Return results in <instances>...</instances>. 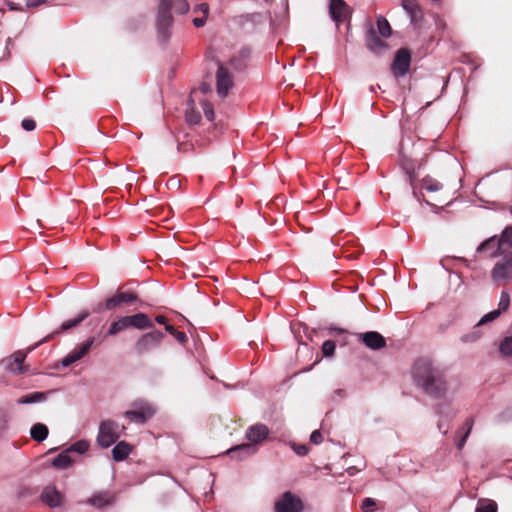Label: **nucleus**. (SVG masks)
Masks as SVG:
<instances>
[{"instance_id":"26","label":"nucleus","mask_w":512,"mask_h":512,"mask_svg":"<svg viewBox=\"0 0 512 512\" xmlns=\"http://www.w3.org/2000/svg\"><path fill=\"white\" fill-rule=\"evenodd\" d=\"M50 392H33L20 397L17 400L18 404H34L44 402Z\"/></svg>"},{"instance_id":"15","label":"nucleus","mask_w":512,"mask_h":512,"mask_svg":"<svg viewBox=\"0 0 512 512\" xmlns=\"http://www.w3.org/2000/svg\"><path fill=\"white\" fill-rule=\"evenodd\" d=\"M94 341H95L94 337L88 338L85 342H83L82 344L77 346L73 351H71L67 356H65L61 360V365L63 367H68L71 364L80 360L82 357H84L89 352Z\"/></svg>"},{"instance_id":"45","label":"nucleus","mask_w":512,"mask_h":512,"mask_svg":"<svg viewBox=\"0 0 512 512\" xmlns=\"http://www.w3.org/2000/svg\"><path fill=\"white\" fill-rule=\"evenodd\" d=\"M9 44H11V39L8 37L4 40V44L0 45V61L10 56Z\"/></svg>"},{"instance_id":"28","label":"nucleus","mask_w":512,"mask_h":512,"mask_svg":"<svg viewBox=\"0 0 512 512\" xmlns=\"http://www.w3.org/2000/svg\"><path fill=\"white\" fill-rule=\"evenodd\" d=\"M73 462V459L70 457L68 450L61 452L52 460V466L58 469H66Z\"/></svg>"},{"instance_id":"30","label":"nucleus","mask_w":512,"mask_h":512,"mask_svg":"<svg viewBox=\"0 0 512 512\" xmlns=\"http://www.w3.org/2000/svg\"><path fill=\"white\" fill-rule=\"evenodd\" d=\"M498 506L495 501L480 499L477 502L475 512H497Z\"/></svg>"},{"instance_id":"51","label":"nucleus","mask_w":512,"mask_h":512,"mask_svg":"<svg viewBox=\"0 0 512 512\" xmlns=\"http://www.w3.org/2000/svg\"><path fill=\"white\" fill-rule=\"evenodd\" d=\"M291 447L294 450V452L299 456H305L309 451L308 447L304 444L293 443Z\"/></svg>"},{"instance_id":"31","label":"nucleus","mask_w":512,"mask_h":512,"mask_svg":"<svg viewBox=\"0 0 512 512\" xmlns=\"http://www.w3.org/2000/svg\"><path fill=\"white\" fill-rule=\"evenodd\" d=\"M376 23H377V29H378L379 34L384 38L390 37L391 26H390L389 22L387 21V19L383 16H378Z\"/></svg>"},{"instance_id":"5","label":"nucleus","mask_w":512,"mask_h":512,"mask_svg":"<svg viewBox=\"0 0 512 512\" xmlns=\"http://www.w3.org/2000/svg\"><path fill=\"white\" fill-rule=\"evenodd\" d=\"M498 257L500 259L491 270V278L495 283H509L512 281V251Z\"/></svg>"},{"instance_id":"21","label":"nucleus","mask_w":512,"mask_h":512,"mask_svg":"<svg viewBox=\"0 0 512 512\" xmlns=\"http://www.w3.org/2000/svg\"><path fill=\"white\" fill-rule=\"evenodd\" d=\"M130 324V328H136L139 330L151 329L154 327L153 322L145 313H136L134 315L127 316Z\"/></svg>"},{"instance_id":"3","label":"nucleus","mask_w":512,"mask_h":512,"mask_svg":"<svg viewBox=\"0 0 512 512\" xmlns=\"http://www.w3.org/2000/svg\"><path fill=\"white\" fill-rule=\"evenodd\" d=\"M164 336V333L160 330H152L142 334L133 345L134 353L138 356H143L157 349Z\"/></svg>"},{"instance_id":"53","label":"nucleus","mask_w":512,"mask_h":512,"mask_svg":"<svg viewBox=\"0 0 512 512\" xmlns=\"http://www.w3.org/2000/svg\"><path fill=\"white\" fill-rule=\"evenodd\" d=\"M45 2L46 0H25L27 7H37Z\"/></svg>"},{"instance_id":"17","label":"nucleus","mask_w":512,"mask_h":512,"mask_svg":"<svg viewBox=\"0 0 512 512\" xmlns=\"http://www.w3.org/2000/svg\"><path fill=\"white\" fill-rule=\"evenodd\" d=\"M29 348L26 352L24 351H16L11 357H9L5 361V368L6 370L16 373V374H22L26 372V367L23 366V362L29 353Z\"/></svg>"},{"instance_id":"24","label":"nucleus","mask_w":512,"mask_h":512,"mask_svg":"<svg viewBox=\"0 0 512 512\" xmlns=\"http://www.w3.org/2000/svg\"><path fill=\"white\" fill-rule=\"evenodd\" d=\"M131 407L133 410L138 411L139 413H143L148 419L152 418L156 413L155 407L146 400L137 399L131 403Z\"/></svg>"},{"instance_id":"40","label":"nucleus","mask_w":512,"mask_h":512,"mask_svg":"<svg viewBox=\"0 0 512 512\" xmlns=\"http://www.w3.org/2000/svg\"><path fill=\"white\" fill-rule=\"evenodd\" d=\"M500 314L501 312L498 309L485 314L477 323L476 328L497 319Z\"/></svg>"},{"instance_id":"1","label":"nucleus","mask_w":512,"mask_h":512,"mask_svg":"<svg viewBox=\"0 0 512 512\" xmlns=\"http://www.w3.org/2000/svg\"><path fill=\"white\" fill-rule=\"evenodd\" d=\"M416 384L425 393L440 397L446 391L444 370L428 359H419L413 369Z\"/></svg>"},{"instance_id":"22","label":"nucleus","mask_w":512,"mask_h":512,"mask_svg":"<svg viewBox=\"0 0 512 512\" xmlns=\"http://www.w3.org/2000/svg\"><path fill=\"white\" fill-rule=\"evenodd\" d=\"M251 51L249 48H242L239 53L232 57L229 64L236 70L242 71L246 68L247 60L250 58Z\"/></svg>"},{"instance_id":"39","label":"nucleus","mask_w":512,"mask_h":512,"mask_svg":"<svg viewBox=\"0 0 512 512\" xmlns=\"http://www.w3.org/2000/svg\"><path fill=\"white\" fill-rule=\"evenodd\" d=\"M9 415L6 411L0 410V439L4 436L8 430Z\"/></svg>"},{"instance_id":"46","label":"nucleus","mask_w":512,"mask_h":512,"mask_svg":"<svg viewBox=\"0 0 512 512\" xmlns=\"http://www.w3.org/2000/svg\"><path fill=\"white\" fill-rule=\"evenodd\" d=\"M175 11L179 14H185L189 10V4L186 0H175Z\"/></svg>"},{"instance_id":"58","label":"nucleus","mask_w":512,"mask_h":512,"mask_svg":"<svg viewBox=\"0 0 512 512\" xmlns=\"http://www.w3.org/2000/svg\"><path fill=\"white\" fill-rule=\"evenodd\" d=\"M10 10H20V8L12 2L8 3Z\"/></svg>"},{"instance_id":"60","label":"nucleus","mask_w":512,"mask_h":512,"mask_svg":"<svg viewBox=\"0 0 512 512\" xmlns=\"http://www.w3.org/2000/svg\"><path fill=\"white\" fill-rule=\"evenodd\" d=\"M333 330L337 331L338 333H344L345 330L341 328H334Z\"/></svg>"},{"instance_id":"36","label":"nucleus","mask_w":512,"mask_h":512,"mask_svg":"<svg viewBox=\"0 0 512 512\" xmlns=\"http://www.w3.org/2000/svg\"><path fill=\"white\" fill-rule=\"evenodd\" d=\"M89 449V442L86 440H79L73 443L67 450L68 452H76L78 454H83Z\"/></svg>"},{"instance_id":"38","label":"nucleus","mask_w":512,"mask_h":512,"mask_svg":"<svg viewBox=\"0 0 512 512\" xmlns=\"http://www.w3.org/2000/svg\"><path fill=\"white\" fill-rule=\"evenodd\" d=\"M166 331L171 334L180 344H185L188 338L184 332H180L172 325H166Z\"/></svg>"},{"instance_id":"33","label":"nucleus","mask_w":512,"mask_h":512,"mask_svg":"<svg viewBox=\"0 0 512 512\" xmlns=\"http://www.w3.org/2000/svg\"><path fill=\"white\" fill-rule=\"evenodd\" d=\"M191 107L186 110V121L191 125H197L201 121V115L194 108V102L191 100Z\"/></svg>"},{"instance_id":"44","label":"nucleus","mask_w":512,"mask_h":512,"mask_svg":"<svg viewBox=\"0 0 512 512\" xmlns=\"http://www.w3.org/2000/svg\"><path fill=\"white\" fill-rule=\"evenodd\" d=\"M335 343L334 341L332 340H326L323 344H322V352L325 356L327 357H330L334 354L335 352Z\"/></svg>"},{"instance_id":"8","label":"nucleus","mask_w":512,"mask_h":512,"mask_svg":"<svg viewBox=\"0 0 512 512\" xmlns=\"http://www.w3.org/2000/svg\"><path fill=\"white\" fill-rule=\"evenodd\" d=\"M274 510L275 512H302L303 504L299 497L287 491L275 502Z\"/></svg>"},{"instance_id":"18","label":"nucleus","mask_w":512,"mask_h":512,"mask_svg":"<svg viewBox=\"0 0 512 512\" xmlns=\"http://www.w3.org/2000/svg\"><path fill=\"white\" fill-rule=\"evenodd\" d=\"M269 435V429L266 425L257 423L250 426L246 431V438L256 446V444L265 440Z\"/></svg>"},{"instance_id":"61","label":"nucleus","mask_w":512,"mask_h":512,"mask_svg":"<svg viewBox=\"0 0 512 512\" xmlns=\"http://www.w3.org/2000/svg\"><path fill=\"white\" fill-rule=\"evenodd\" d=\"M508 211H509V213H510V214H511V216H512V204L508 207Z\"/></svg>"},{"instance_id":"35","label":"nucleus","mask_w":512,"mask_h":512,"mask_svg":"<svg viewBox=\"0 0 512 512\" xmlns=\"http://www.w3.org/2000/svg\"><path fill=\"white\" fill-rule=\"evenodd\" d=\"M499 350L505 357H512V336L504 338L501 343Z\"/></svg>"},{"instance_id":"57","label":"nucleus","mask_w":512,"mask_h":512,"mask_svg":"<svg viewBox=\"0 0 512 512\" xmlns=\"http://www.w3.org/2000/svg\"><path fill=\"white\" fill-rule=\"evenodd\" d=\"M199 9L205 14L207 15L208 14V11H209V7H208V4L206 3H202L199 5Z\"/></svg>"},{"instance_id":"49","label":"nucleus","mask_w":512,"mask_h":512,"mask_svg":"<svg viewBox=\"0 0 512 512\" xmlns=\"http://www.w3.org/2000/svg\"><path fill=\"white\" fill-rule=\"evenodd\" d=\"M21 126L25 131H33L36 128V122L32 118H25L22 120Z\"/></svg>"},{"instance_id":"59","label":"nucleus","mask_w":512,"mask_h":512,"mask_svg":"<svg viewBox=\"0 0 512 512\" xmlns=\"http://www.w3.org/2000/svg\"><path fill=\"white\" fill-rule=\"evenodd\" d=\"M438 428H439V430H440L443 434H446V433H447V431H448L447 429H444V426H442V424H439V425H438Z\"/></svg>"},{"instance_id":"54","label":"nucleus","mask_w":512,"mask_h":512,"mask_svg":"<svg viewBox=\"0 0 512 512\" xmlns=\"http://www.w3.org/2000/svg\"><path fill=\"white\" fill-rule=\"evenodd\" d=\"M206 23V17H199V18H194L193 19V24L196 26V27H202L204 26Z\"/></svg>"},{"instance_id":"11","label":"nucleus","mask_w":512,"mask_h":512,"mask_svg":"<svg viewBox=\"0 0 512 512\" xmlns=\"http://www.w3.org/2000/svg\"><path fill=\"white\" fill-rule=\"evenodd\" d=\"M329 14L332 20L338 25L350 17L351 8L344 0H330Z\"/></svg>"},{"instance_id":"34","label":"nucleus","mask_w":512,"mask_h":512,"mask_svg":"<svg viewBox=\"0 0 512 512\" xmlns=\"http://www.w3.org/2000/svg\"><path fill=\"white\" fill-rule=\"evenodd\" d=\"M124 416L131 422H135L137 424H145L149 420L146 416L143 415V413L141 414L133 409L126 411Z\"/></svg>"},{"instance_id":"52","label":"nucleus","mask_w":512,"mask_h":512,"mask_svg":"<svg viewBox=\"0 0 512 512\" xmlns=\"http://www.w3.org/2000/svg\"><path fill=\"white\" fill-rule=\"evenodd\" d=\"M323 440L322 434L319 430H315L310 435V442L313 444H320Z\"/></svg>"},{"instance_id":"6","label":"nucleus","mask_w":512,"mask_h":512,"mask_svg":"<svg viewBox=\"0 0 512 512\" xmlns=\"http://www.w3.org/2000/svg\"><path fill=\"white\" fill-rule=\"evenodd\" d=\"M119 424L113 420H105L100 423L97 435V443L102 448H108L120 437Z\"/></svg>"},{"instance_id":"29","label":"nucleus","mask_w":512,"mask_h":512,"mask_svg":"<svg viewBox=\"0 0 512 512\" xmlns=\"http://www.w3.org/2000/svg\"><path fill=\"white\" fill-rule=\"evenodd\" d=\"M112 498L107 492L98 493L88 499V503L96 508H103L111 504Z\"/></svg>"},{"instance_id":"12","label":"nucleus","mask_w":512,"mask_h":512,"mask_svg":"<svg viewBox=\"0 0 512 512\" xmlns=\"http://www.w3.org/2000/svg\"><path fill=\"white\" fill-rule=\"evenodd\" d=\"M365 46L373 54L380 56L388 48V44L380 39L372 26L366 32L365 35Z\"/></svg>"},{"instance_id":"56","label":"nucleus","mask_w":512,"mask_h":512,"mask_svg":"<svg viewBox=\"0 0 512 512\" xmlns=\"http://www.w3.org/2000/svg\"><path fill=\"white\" fill-rule=\"evenodd\" d=\"M199 89H200V90H201V92H202V93H204V94H206V93H208V92H210V91H211V87H210V85H209V84H207V83H202V84L200 85Z\"/></svg>"},{"instance_id":"20","label":"nucleus","mask_w":512,"mask_h":512,"mask_svg":"<svg viewBox=\"0 0 512 512\" xmlns=\"http://www.w3.org/2000/svg\"><path fill=\"white\" fill-rule=\"evenodd\" d=\"M41 500L48 506L55 508L62 504L63 497L55 487L48 486L43 490Z\"/></svg>"},{"instance_id":"23","label":"nucleus","mask_w":512,"mask_h":512,"mask_svg":"<svg viewBox=\"0 0 512 512\" xmlns=\"http://www.w3.org/2000/svg\"><path fill=\"white\" fill-rule=\"evenodd\" d=\"M128 328H130L128 317L121 316V317H118L115 321H113L110 324L106 335L109 337H113V336H116L117 334L125 331Z\"/></svg>"},{"instance_id":"4","label":"nucleus","mask_w":512,"mask_h":512,"mask_svg":"<svg viewBox=\"0 0 512 512\" xmlns=\"http://www.w3.org/2000/svg\"><path fill=\"white\" fill-rule=\"evenodd\" d=\"M173 0H160L157 15V30L159 38L166 42L170 37L173 18L170 13Z\"/></svg>"},{"instance_id":"10","label":"nucleus","mask_w":512,"mask_h":512,"mask_svg":"<svg viewBox=\"0 0 512 512\" xmlns=\"http://www.w3.org/2000/svg\"><path fill=\"white\" fill-rule=\"evenodd\" d=\"M139 301L137 294L129 291H117L113 296L109 297L105 301L106 310H115L125 305H130Z\"/></svg>"},{"instance_id":"47","label":"nucleus","mask_w":512,"mask_h":512,"mask_svg":"<svg viewBox=\"0 0 512 512\" xmlns=\"http://www.w3.org/2000/svg\"><path fill=\"white\" fill-rule=\"evenodd\" d=\"M481 337L479 330H474L461 337V341L464 343L475 342Z\"/></svg>"},{"instance_id":"37","label":"nucleus","mask_w":512,"mask_h":512,"mask_svg":"<svg viewBox=\"0 0 512 512\" xmlns=\"http://www.w3.org/2000/svg\"><path fill=\"white\" fill-rule=\"evenodd\" d=\"M473 424H474V421L472 418H469L465 421L466 431H465L464 435L457 442V447L459 450H461L464 447L466 440L471 433Z\"/></svg>"},{"instance_id":"42","label":"nucleus","mask_w":512,"mask_h":512,"mask_svg":"<svg viewBox=\"0 0 512 512\" xmlns=\"http://www.w3.org/2000/svg\"><path fill=\"white\" fill-rule=\"evenodd\" d=\"M510 305V296L509 293L505 290L501 292L500 301L498 304V310L502 313L505 312Z\"/></svg>"},{"instance_id":"32","label":"nucleus","mask_w":512,"mask_h":512,"mask_svg":"<svg viewBox=\"0 0 512 512\" xmlns=\"http://www.w3.org/2000/svg\"><path fill=\"white\" fill-rule=\"evenodd\" d=\"M422 187L428 192H437L443 188V185L432 177H425L422 180Z\"/></svg>"},{"instance_id":"2","label":"nucleus","mask_w":512,"mask_h":512,"mask_svg":"<svg viewBox=\"0 0 512 512\" xmlns=\"http://www.w3.org/2000/svg\"><path fill=\"white\" fill-rule=\"evenodd\" d=\"M510 251H512V225H507L500 235H494L484 240L476 249L477 253L489 252V256L492 258Z\"/></svg>"},{"instance_id":"41","label":"nucleus","mask_w":512,"mask_h":512,"mask_svg":"<svg viewBox=\"0 0 512 512\" xmlns=\"http://www.w3.org/2000/svg\"><path fill=\"white\" fill-rule=\"evenodd\" d=\"M500 314L501 312L498 309L485 314L477 323L476 328L497 319Z\"/></svg>"},{"instance_id":"50","label":"nucleus","mask_w":512,"mask_h":512,"mask_svg":"<svg viewBox=\"0 0 512 512\" xmlns=\"http://www.w3.org/2000/svg\"><path fill=\"white\" fill-rule=\"evenodd\" d=\"M376 505V502L374 499L372 498H365L362 502V509L365 511V512H373L374 511V506Z\"/></svg>"},{"instance_id":"14","label":"nucleus","mask_w":512,"mask_h":512,"mask_svg":"<svg viewBox=\"0 0 512 512\" xmlns=\"http://www.w3.org/2000/svg\"><path fill=\"white\" fill-rule=\"evenodd\" d=\"M94 341H95L94 337L88 338L85 342H83L82 344L77 346L73 351H71L67 356H65L61 360V365L63 367H68L71 364L80 360L82 357H84L89 352Z\"/></svg>"},{"instance_id":"19","label":"nucleus","mask_w":512,"mask_h":512,"mask_svg":"<svg viewBox=\"0 0 512 512\" xmlns=\"http://www.w3.org/2000/svg\"><path fill=\"white\" fill-rule=\"evenodd\" d=\"M257 452V447L253 444L244 443L230 448L226 454L236 460H242Z\"/></svg>"},{"instance_id":"25","label":"nucleus","mask_w":512,"mask_h":512,"mask_svg":"<svg viewBox=\"0 0 512 512\" xmlns=\"http://www.w3.org/2000/svg\"><path fill=\"white\" fill-rule=\"evenodd\" d=\"M132 451V446L125 442H118L112 449V457L115 461L120 462L125 460Z\"/></svg>"},{"instance_id":"48","label":"nucleus","mask_w":512,"mask_h":512,"mask_svg":"<svg viewBox=\"0 0 512 512\" xmlns=\"http://www.w3.org/2000/svg\"><path fill=\"white\" fill-rule=\"evenodd\" d=\"M403 8L411 14V16H414L417 6L414 2V0H403Z\"/></svg>"},{"instance_id":"13","label":"nucleus","mask_w":512,"mask_h":512,"mask_svg":"<svg viewBox=\"0 0 512 512\" xmlns=\"http://www.w3.org/2000/svg\"><path fill=\"white\" fill-rule=\"evenodd\" d=\"M89 316V312L88 311H82L76 318L74 319H70V320H67L65 322L62 323L60 329L52 332L51 334L47 335L46 337H44L42 340H40L39 342H37L36 344H34L33 346H31L29 348V351H33L34 349H36L39 345L45 343V342H48L49 340H51L55 335H58L62 332H65L71 328H74L76 327L77 325H79L82 321H84L87 317Z\"/></svg>"},{"instance_id":"9","label":"nucleus","mask_w":512,"mask_h":512,"mask_svg":"<svg viewBox=\"0 0 512 512\" xmlns=\"http://www.w3.org/2000/svg\"><path fill=\"white\" fill-rule=\"evenodd\" d=\"M411 53L406 48H400L395 55L394 61L391 65L392 73L395 77L405 76L410 68Z\"/></svg>"},{"instance_id":"7","label":"nucleus","mask_w":512,"mask_h":512,"mask_svg":"<svg viewBox=\"0 0 512 512\" xmlns=\"http://www.w3.org/2000/svg\"><path fill=\"white\" fill-rule=\"evenodd\" d=\"M234 86V78L229 68L222 62H218L216 71V91L219 97H227L230 89Z\"/></svg>"},{"instance_id":"16","label":"nucleus","mask_w":512,"mask_h":512,"mask_svg":"<svg viewBox=\"0 0 512 512\" xmlns=\"http://www.w3.org/2000/svg\"><path fill=\"white\" fill-rule=\"evenodd\" d=\"M358 340H360L367 348L371 350H380L386 347L385 338L376 331H369L365 333L357 334Z\"/></svg>"},{"instance_id":"55","label":"nucleus","mask_w":512,"mask_h":512,"mask_svg":"<svg viewBox=\"0 0 512 512\" xmlns=\"http://www.w3.org/2000/svg\"><path fill=\"white\" fill-rule=\"evenodd\" d=\"M155 321L158 323V324H162L166 327V325H169L168 322H167V318L163 315H157L155 317Z\"/></svg>"},{"instance_id":"43","label":"nucleus","mask_w":512,"mask_h":512,"mask_svg":"<svg viewBox=\"0 0 512 512\" xmlns=\"http://www.w3.org/2000/svg\"><path fill=\"white\" fill-rule=\"evenodd\" d=\"M202 109H203V112H204L205 117H206L209 121H213V120H214V117H215V113H214L213 105H212L209 101L204 100V101L202 102Z\"/></svg>"},{"instance_id":"27","label":"nucleus","mask_w":512,"mask_h":512,"mask_svg":"<svg viewBox=\"0 0 512 512\" xmlns=\"http://www.w3.org/2000/svg\"><path fill=\"white\" fill-rule=\"evenodd\" d=\"M48 434V427L42 423H36L30 429L31 438L37 442L44 441L47 438Z\"/></svg>"}]
</instances>
